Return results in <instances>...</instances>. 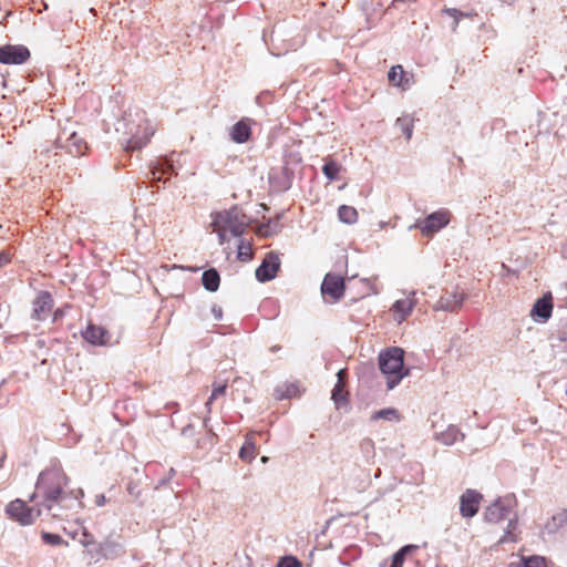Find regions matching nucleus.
Returning a JSON list of instances; mask_svg holds the SVG:
<instances>
[{
  "instance_id": "nucleus-33",
  "label": "nucleus",
  "mask_w": 567,
  "mask_h": 567,
  "mask_svg": "<svg viewBox=\"0 0 567 567\" xmlns=\"http://www.w3.org/2000/svg\"><path fill=\"white\" fill-rule=\"evenodd\" d=\"M443 12L446 13L447 16L454 18L453 30H456V28L458 25V21L462 18L470 17V14L464 13V12L457 10V9H454V8H445V9H443Z\"/></svg>"
},
{
  "instance_id": "nucleus-21",
  "label": "nucleus",
  "mask_w": 567,
  "mask_h": 567,
  "mask_svg": "<svg viewBox=\"0 0 567 567\" xmlns=\"http://www.w3.org/2000/svg\"><path fill=\"white\" fill-rule=\"evenodd\" d=\"M355 285L360 287L361 293L360 298L368 297L370 295L378 293L379 289L377 286V279L371 278H362L358 280H353Z\"/></svg>"
},
{
  "instance_id": "nucleus-40",
  "label": "nucleus",
  "mask_w": 567,
  "mask_h": 567,
  "mask_svg": "<svg viewBox=\"0 0 567 567\" xmlns=\"http://www.w3.org/2000/svg\"><path fill=\"white\" fill-rule=\"evenodd\" d=\"M267 461H268V457H267V456H262V457H261V462H262V463H266Z\"/></svg>"
},
{
  "instance_id": "nucleus-18",
  "label": "nucleus",
  "mask_w": 567,
  "mask_h": 567,
  "mask_svg": "<svg viewBox=\"0 0 567 567\" xmlns=\"http://www.w3.org/2000/svg\"><path fill=\"white\" fill-rule=\"evenodd\" d=\"M251 136L249 118H241L230 128V137L237 144L246 143Z\"/></svg>"
},
{
  "instance_id": "nucleus-9",
  "label": "nucleus",
  "mask_w": 567,
  "mask_h": 567,
  "mask_svg": "<svg viewBox=\"0 0 567 567\" xmlns=\"http://www.w3.org/2000/svg\"><path fill=\"white\" fill-rule=\"evenodd\" d=\"M280 268V259L278 255L269 252L266 255L261 265L256 269V278L260 282L274 279Z\"/></svg>"
},
{
  "instance_id": "nucleus-17",
  "label": "nucleus",
  "mask_w": 567,
  "mask_h": 567,
  "mask_svg": "<svg viewBox=\"0 0 567 567\" xmlns=\"http://www.w3.org/2000/svg\"><path fill=\"white\" fill-rule=\"evenodd\" d=\"M82 337L93 346H104L109 340L107 331L103 327L92 323L82 331Z\"/></svg>"
},
{
  "instance_id": "nucleus-4",
  "label": "nucleus",
  "mask_w": 567,
  "mask_h": 567,
  "mask_svg": "<svg viewBox=\"0 0 567 567\" xmlns=\"http://www.w3.org/2000/svg\"><path fill=\"white\" fill-rule=\"evenodd\" d=\"M7 517L21 526L32 525L42 514V507H31L21 498H16L8 503L4 508Z\"/></svg>"
},
{
  "instance_id": "nucleus-3",
  "label": "nucleus",
  "mask_w": 567,
  "mask_h": 567,
  "mask_svg": "<svg viewBox=\"0 0 567 567\" xmlns=\"http://www.w3.org/2000/svg\"><path fill=\"white\" fill-rule=\"evenodd\" d=\"M403 354L404 351L402 349L394 347L381 352L379 355V367L386 378L389 390L396 386L408 374V371L403 369Z\"/></svg>"
},
{
  "instance_id": "nucleus-15",
  "label": "nucleus",
  "mask_w": 567,
  "mask_h": 567,
  "mask_svg": "<svg viewBox=\"0 0 567 567\" xmlns=\"http://www.w3.org/2000/svg\"><path fill=\"white\" fill-rule=\"evenodd\" d=\"M388 80L391 84L405 91L412 85L413 75L406 73L403 66L398 64L390 69L388 73Z\"/></svg>"
},
{
  "instance_id": "nucleus-41",
  "label": "nucleus",
  "mask_w": 567,
  "mask_h": 567,
  "mask_svg": "<svg viewBox=\"0 0 567 567\" xmlns=\"http://www.w3.org/2000/svg\"><path fill=\"white\" fill-rule=\"evenodd\" d=\"M153 176H154V179H155V178H158V179L161 178L159 176H158V177H156V172H153Z\"/></svg>"
},
{
  "instance_id": "nucleus-5",
  "label": "nucleus",
  "mask_w": 567,
  "mask_h": 567,
  "mask_svg": "<svg viewBox=\"0 0 567 567\" xmlns=\"http://www.w3.org/2000/svg\"><path fill=\"white\" fill-rule=\"evenodd\" d=\"M346 289L343 277L336 274H327L322 285L321 292L330 302H337L343 297Z\"/></svg>"
},
{
  "instance_id": "nucleus-25",
  "label": "nucleus",
  "mask_w": 567,
  "mask_h": 567,
  "mask_svg": "<svg viewBox=\"0 0 567 567\" xmlns=\"http://www.w3.org/2000/svg\"><path fill=\"white\" fill-rule=\"evenodd\" d=\"M339 219L346 224H354L358 220V212L352 206L342 205L338 209Z\"/></svg>"
},
{
  "instance_id": "nucleus-36",
  "label": "nucleus",
  "mask_w": 567,
  "mask_h": 567,
  "mask_svg": "<svg viewBox=\"0 0 567 567\" xmlns=\"http://www.w3.org/2000/svg\"><path fill=\"white\" fill-rule=\"evenodd\" d=\"M71 143L76 145V151H75V154L76 155H82L84 154V150H86V144L84 143L83 145H78V142H80V140L76 137L75 134H73L70 138Z\"/></svg>"
},
{
  "instance_id": "nucleus-28",
  "label": "nucleus",
  "mask_w": 567,
  "mask_h": 567,
  "mask_svg": "<svg viewBox=\"0 0 567 567\" xmlns=\"http://www.w3.org/2000/svg\"><path fill=\"white\" fill-rule=\"evenodd\" d=\"M416 547L413 545L403 546L392 556L391 567H402L405 560L406 555L415 549Z\"/></svg>"
},
{
  "instance_id": "nucleus-13",
  "label": "nucleus",
  "mask_w": 567,
  "mask_h": 567,
  "mask_svg": "<svg viewBox=\"0 0 567 567\" xmlns=\"http://www.w3.org/2000/svg\"><path fill=\"white\" fill-rule=\"evenodd\" d=\"M465 300V293L458 290L443 293L436 301L434 309L444 311H455L460 309Z\"/></svg>"
},
{
  "instance_id": "nucleus-19",
  "label": "nucleus",
  "mask_w": 567,
  "mask_h": 567,
  "mask_svg": "<svg viewBox=\"0 0 567 567\" xmlns=\"http://www.w3.org/2000/svg\"><path fill=\"white\" fill-rule=\"evenodd\" d=\"M252 436V434L247 435L246 442L239 451V456L245 462H251L258 453Z\"/></svg>"
},
{
  "instance_id": "nucleus-34",
  "label": "nucleus",
  "mask_w": 567,
  "mask_h": 567,
  "mask_svg": "<svg viewBox=\"0 0 567 567\" xmlns=\"http://www.w3.org/2000/svg\"><path fill=\"white\" fill-rule=\"evenodd\" d=\"M395 417H398V413H396V410H394V409H383V410L375 412L372 415L373 420H379V419L392 420Z\"/></svg>"
},
{
  "instance_id": "nucleus-39",
  "label": "nucleus",
  "mask_w": 567,
  "mask_h": 567,
  "mask_svg": "<svg viewBox=\"0 0 567 567\" xmlns=\"http://www.w3.org/2000/svg\"><path fill=\"white\" fill-rule=\"evenodd\" d=\"M212 311H213V313H214L215 319H217V320H220V319H221V317H223V310H221V308H220V307H216V306H214V307H213V309H212Z\"/></svg>"
},
{
  "instance_id": "nucleus-7",
  "label": "nucleus",
  "mask_w": 567,
  "mask_h": 567,
  "mask_svg": "<svg viewBox=\"0 0 567 567\" xmlns=\"http://www.w3.org/2000/svg\"><path fill=\"white\" fill-rule=\"evenodd\" d=\"M483 495L472 488H467L460 497V513L464 518H472L478 513Z\"/></svg>"
},
{
  "instance_id": "nucleus-32",
  "label": "nucleus",
  "mask_w": 567,
  "mask_h": 567,
  "mask_svg": "<svg viewBox=\"0 0 567 567\" xmlns=\"http://www.w3.org/2000/svg\"><path fill=\"white\" fill-rule=\"evenodd\" d=\"M43 542L48 545H51V546H60V545H63V544H68L60 535L58 534H52V533H48V532H44L42 533L41 535Z\"/></svg>"
},
{
  "instance_id": "nucleus-14",
  "label": "nucleus",
  "mask_w": 567,
  "mask_h": 567,
  "mask_svg": "<svg viewBox=\"0 0 567 567\" xmlns=\"http://www.w3.org/2000/svg\"><path fill=\"white\" fill-rule=\"evenodd\" d=\"M553 308V296L550 292H547L536 300L530 311V316L536 321L546 322L551 317Z\"/></svg>"
},
{
  "instance_id": "nucleus-10",
  "label": "nucleus",
  "mask_w": 567,
  "mask_h": 567,
  "mask_svg": "<svg viewBox=\"0 0 567 567\" xmlns=\"http://www.w3.org/2000/svg\"><path fill=\"white\" fill-rule=\"evenodd\" d=\"M54 306L53 298L50 292L41 291L32 303L31 317L34 320H45L52 311Z\"/></svg>"
},
{
  "instance_id": "nucleus-20",
  "label": "nucleus",
  "mask_w": 567,
  "mask_h": 567,
  "mask_svg": "<svg viewBox=\"0 0 567 567\" xmlns=\"http://www.w3.org/2000/svg\"><path fill=\"white\" fill-rule=\"evenodd\" d=\"M202 281H203V286L208 291H213L214 292L219 287L220 277H219V274L217 272V270L208 269V270L204 271V274L202 276Z\"/></svg>"
},
{
  "instance_id": "nucleus-1",
  "label": "nucleus",
  "mask_w": 567,
  "mask_h": 567,
  "mask_svg": "<svg viewBox=\"0 0 567 567\" xmlns=\"http://www.w3.org/2000/svg\"><path fill=\"white\" fill-rule=\"evenodd\" d=\"M69 485V477L61 467H49L42 471L35 484V492L30 496L29 502L38 497L42 501L39 505L51 513L53 518L66 519L64 502L68 498L65 492Z\"/></svg>"
},
{
  "instance_id": "nucleus-16",
  "label": "nucleus",
  "mask_w": 567,
  "mask_h": 567,
  "mask_svg": "<svg viewBox=\"0 0 567 567\" xmlns=\"http://www.w3.org/2000/svg\"><path fill=\"white\" fill-rule=\"evenodd\" d=\"M414 306H415L414 293H412V296H409L406 298L396 300L391 308L394 319L399 323H401L411 315Z\"/></svg>"
},
{
  "instance_id": "nucleus-27",
  "label": "nucleus",
  "mask_w": 567,
  "mask_h": 567,
  "mask_svg": "<svg viewBox=\"0 0 567 567\" xmlns=\"http://www.w3.org/2000/svg\"><path fill=\"white\" fill-rule=\"evenodd\" d=\"M513 567H547V561L540 556L522 557L520 563Z\"/></svg>"
},
{
  "instance_id": "nucleus-2",
  "label": "nucleus",
  "mask_w": 567,
  "mask_h": 567,
  "mask_svg": "<svg viewBox=\"0 0 567 567\" xmlns=\"http://www.w3.org/2000/svg\"><path fill=\"white\" fill-rule=\"evenodd\" d=\"M210 226L213 231L218 235L219 244L223 245L229 240L230 236H241L248 227V223L245 215L239 214L236 209H230L213 215Z\"/></svg>"
},
{
  "instance_id": "nucleus-37",
  "label": "nucleus",
  "mask_w": 567,
  "mask_h": 567,
  "mask_svg": "<svg viewBox=\"0 0 567 567\" xmlns=\"http://www.w3.org/2000/svg\"><path fill=\"white\" fill-rule=\"evenodd\" d=\"M11 260L10 255L6 251L0 252V268L9 264Z\"/></svg>"
},
{
  "instance_id": "nucleus-23",
  "label": "nucleus",
  "mask_w": 567,
  "mask_h": 567,
  "mask_svg": "<svg viewBox=\"0 0 567 567\" xmlns=\"http://www.w3.org/2000/svg\"><path fill=\"white\" fill-rule=\"evenodd\" d=\"M348 391L346 390V383H336L331 399L336 406L339 409L348 403Z\"/></svg>"
},
{
  "instance_id": "nucleus-11",
  "label": "nucleus",
  "mask_w": 567,
  "mask_h": 567,
  "mask_svg": "<svg viewBox=\"0 0 567 567\" xmlns=\"http://www.w3.org/2000/svg\"><path fill=\"white\" fill-rule=\"evenodd\" d=\"M512 508L504 501L498 499L491 504L485 512V519L492 524H499L513 516Z\"/></svg>"
},
{
  "instance_id": "nucleus-30",
  "label": "nucleus",
  "mask_w": 567,
  "mask_h": 567,
  "mask_svg": "<svg viewBox=\"0 0 567 567\" xmlns=\"http://www.w3.org/2000/svg\"><path fill=\"white\" fill-rule=\"evenodd\" d=\"M226 390H227V382L226 381L223 382V383L214 382L213 383V391H212V394H210L206 405H210L213 403V401H215L219 396H224L226 394Z\"/></svg>"
},
{
  "instance_id": "nucleus-29",
  "label": "nucleus",
  "mask_w": 567,
  "mask_h": 567,
  "mask_svg": "<svg viewBox=\"0 0 567 567\" xmlns=\"http://www.w3.org/2000/svg\"><path fill=\"white\" fill-rule=\"evenodd\" d=\"M396 125L400 127L406 140H411L413 133V120L409 116H402L396 120Z\"/></svg>"
},
{
  "instance_id": "nucleus-12",
  "label": "nucleus",
  "mask_w": 567,
  "mask_h": 567,
  "mask_svg": "<svg viewBox=\"0 0 567 567\" xmlns=\"http://www.w3.org/2000/svg\"><path fill=\"white\" fill-rule=\"evenodd\" d=\"M138 127L142 128V132L137 131L136 133L133 134L132 138L128 141L127 148H130L132 151L138 150V148L143 147L144 145H146L150 142L151 137L155 133V128H154L153 124L146 117H143L141 120Z\"/></svg>"
},
{
  "instance_id": "nucleus-24",
  "label": "nucleus",
  "mask_w": 567,
  "mask_h": 567,
  "mask_svg": "<svg viewBox=\"0 0 567 567\" xmlns=\"http://www.w3.org/2000/svg\"><path fill=\"white\" fill-rule=\"evenodd\" d=\"M324 161H326V163L322 167V172H323L324 176L329 181L337 179L338 175L343 169L342 165L331 158H326Z\"/></svg>"
},
{
  "instance_id": "nucleus-35",
  "label": "nucleus",
  "mask_w": 567,
  "mask_h": 567,
  "mask_svg": "<svg viewBox=\"0 0 567 567\" xmlns=\"http://www.w3.org/2000/svg\"><path fill=\"white\" fill-rule=\"evenodd\" d=\"M277 567H302V564L293 556H285L278 561Z\"/></svg>"
},
{
  "instance_id": "nucleus-26",
  "label": "nucleus",
  "mask_w": 567,
  "mask_h": 567,
  "mask_svg": "<svg viewBox=\"0 0 567 567\" xmlns=\"http://www.w3.org/2000/svg\"><path fill=\"white\" fill-rule=\"evenodd\" d=\"M237 249V258L240 261L247 262L252 259L254 252L250 241L244 239L239 240Z\"/></svg>"
},
{
  "instance_id": "nucleus-8",
  "label": "nucleus",
  "mask_w": 567,
  "mask_h": 567,
  "mask_svg": "<svg viewBox=\"0 0 567 567\" xmlns=\"http://www.w3.org/2000/svg\"><path fill=\"white\" fill-rule=\"evenodd\" d=\"M30 58V51L23 45H3L0 47V63L2 64H22Z\"/></svg>"
},
{
  "instance_id": "nucleus-22",
  "label": "nucleus",
  "mask_w": 567,
  "mask_h": 567,
  "mask_svg": "<svg viewBox=\"0 0 567 567\" xmlns=\"http://www.w3.org/2000/svg\"><path fill=\"white\" fill-rule=\"evenodd\" d=\"M518 528H517V515L513 514V516L507 520V527L505 530V535L501 538L502 543L512 542L515 543L518 540Z\"/></svg>"
},
{
  "instance_id": "nucleus-6",
  "label": "nucleus",
  "mask_w": 567,
  "mask_h": 567,
  "mask_svg": "<svg viewBox=\"0 0 567 567\" xmlns=\"http://www.w3.org/2000/svg\"><path fill=\"white\" fill-rule=\"evenodd\" d=\"M450 220L451 213L446 209H440L429 215L419 226L423 235L431 236L445 227Z\"/></svg>"
},
{
  "instance_id": "nucleus-31",
  "label": "nucleus",
  "mask_w": 567,
  "mask_h": 567,
  "mask_svg": "<svg viewBox=\"0 0 567 567\" xmlns=\"http://www.w3.org/2000/svg\"><path fill=\"white\" fill-rule=\"evenodd\" d=\"M120 548V544L118 543H115V542H112V540H104L101 545H100V551L103 554V556L105 557H110L114 554H116V550Z\"/></svg>"
},
{
  "instance_id": "nucleus-38",
  "label": "nucleus",
  "mask_w": 567,
  "mask_h": 567,
  "mask_svg": "<svg viewBox=\"0 0 567 567\" xmlns=\"http://www.w3.org/2000/svg\"><path fill=\"white\" fill-rule=\"evenodd\" d=\"M337 377H338V382H337V383H346L347 370L341 369V370L337 373Z\"/></svg>"
}]
</instances>
